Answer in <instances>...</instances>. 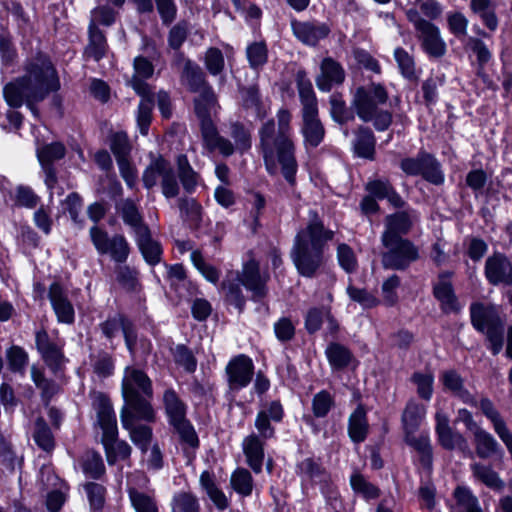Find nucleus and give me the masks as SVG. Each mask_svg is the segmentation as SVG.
<instances>
[{"label":"nucleus","mask_w":512,"mask_h":512,"mask_svg":"<svg viewBox=\"0 0 512 512\" xmlns=\"http://www.w3.org/2000/svg\"><path fill=\"white\" fill-rule=\"evenodd\" d=\"M276 118L277 131L274 118L267 119L258 130L260 151L268 173H273L276 156L282 176L290 187H295L298 162L291 125L292 113L288 108L281 107L276 113Z\"/></svg>","instance_id":"1"},{"label":"nucleus","mask_w":512,"mask_h":512,"mask_svg":"<svg viewBox=\"0 0 512 512\" xmlns=\"http://www.w3.org/2000/svg\"><path fill=\"white\" fill-rule=\"evenodd\" d=\"M335 232L327 228L317 211H310L306 226L299 230L293 240L290 258L300 277L316 278L326 264L328 243Z\"/></svg>","instance_id":"2"},{"label":"nucleus","mask_w":512,"mask_h":512,"mask_svg":"<svg viewBox=\"0 0 512 512\" xmlns=\"http://www.w3.org/2000/svg\"><path fill=\"white\" fill-rule=\"evenodd\" d=\"M270 275L267 272L262 273L260 263L255 258H251L243 263L242 271L237 272L232 280L224 279L220 283L221 290L224 291V303L236 309L239 315L246 309L247 299L243 294L241 286L251 292L250 300L256 304H264L269 295L268 282Z\"/></svg>","instance_id":"3"},{"label":"nucleus","mask_w":512,"mask_h":512,"mask_svg":"<svg viewBox=\"0 0 512 512\" xmlns=\"http://www.w3.org/2000/svg\"><path fill=\"white\" fill-rule=\"evenodd\" d=\"M285 418V410L279 399L272 400L266 407L257 412L254 426L257 433L252 432L242 441L245 462L255 473L260 474L265 460L266 442L276 437V428L272 423H281Z\"/></svg>","instance_id":"4"},{"label":"nucleus","mask_w":512,"mask_h":512,"mask_svg":"<svg viewBox=\"0 0 512 512\" xmlns=\"http://www.w3.org/2000/svg\"><path fill=\"white\" fill-rule=\"evenodd\" d=\"M141 392L148 397L152 396V381L143 370L133 369L130 379H124L122 382L124 405L120 412V420L123 429L127 431L136 427L135 420L152 423L156 419L151 402Z\"/></svg>","instance_id":"5"},{"label":"nucleus","mask_w":512,"mask_h":512,"mask_svg":"<svg viewBox=\"0 0 512 512\" xmlns=\"http://www.w3.org/2000/svg\"><path fill=\"white\" fill-rule=\"evenodd\" d=\"M389 100V94L382 83L371 82L358 86L352 96L351 104L357 117L364 123L372 122L377 132L387 131L393 123V113L382 109Z\"/></svg>","instance_id":"6"},{"label":"nucleus","mask_w":512,"mask_h":512,"mask_svg":"<svg viewBox=\"0 0 512 512\" xmlns=\"http://www.w3.org/2000/svg\"><path fill=\"white\" fill-rule=\"evenodd\" d=\"M420 11L428 20L422 18L416 8L406 10V18L413 24L422 50L430 58H441L447 52V45L441 37L439 27L432 21L441 16L443 8L437 0H425L420 4Z\"/></svg>","instance_id":"7"},{"label":"nucleus","mask_w":512,"mask_h":512,"mask_svg":"<svg viewBox=\"0 0 512 512\" xmlns=\"http://www.w3.org/2000/svg\"><path fill=\"white\" fill-rule=\"evenodd\" d=\"M162 404L169 426L179 437L183 456L189 461L193 460L200 448V439L193 423L187 417V403L173 387H169L163 392Z\"/></svg>","instance_id":"8"},{"label":"nucleus","mask_w":512,"mask_h":512,"mask_svg":"<svg viewBox=\"0 0 512 512\" xmlns=\"http://www.w3.org/2000/svg\"><path fill=\"white\" fill-rule=\"evenodd\" d=\"M425 415L423 405L412 400L408 401L401 416L402 428L404 432V442L413 448L418 454V463L423 471L431 473L433 470V447L428 433H422L418 437L415 433L421 426Z\"/></svg>","instance_id":"9"},{"label":"nucleus","mask_w":512,"mask_h":512,"mask_svg":"<svg viewBox=\"0 0 512 512\" xmlns=\"http://www.w3.org/2000/svg\"><path fill=\"white\" fill-rule=\"evenodd\" d=\"M472 327L485 335L487 349L497 356L503 349L505 321L493 303L473 301L469 306Z\"/></svg>","instance_id":"10"},{"label":"nucleus","mask_w":512,"mask_h":512,"mask_svg":"<svg viewBox=\"0 0 512 512\" xmlns=\"http://www.w3.org/2000/svg\"><path fill=\"white\" fill-rule=\"evenodd\" d=\"M295 473L301 483L308 482L312 487L318 486L325 502L334 508V502L338 501L340 494L335 485L331 472L324 466L321 457L313 453L295 464Z\"/></svg>","instance_id":"11"},{"label":"nucleus","mask_w":512,"mask_h":512,"mask_svg":"<svg viewBox=\"0 0 512 512\" xmlns=\"http://www.w3.org/2000/svg\"><path fill=\"white\" fill-rule=\"evenodd\" d=\"M24 74L28 84L34 89L33 92L51 94L61 89V82L58 71L50 56L39 50L31 58L25 60L23 65Z\"/></svg>","instance_id":"12"},{"label":"nucleus","mask_w":512,"mask_h":512,"mask_svg":"<svg viewBox=\"0 0 512 512\" xmlns=\"http://www.w3.org/2000/svg\"><path fill=\"white\" fill-rule=\"evenodd\" d=\"M399 168L408 177L420 176L427 183L442 186L445 183V172L435 154L421 148L414 157H404Z\"/></svg>","instance_id":"13"},{"label":"nucleus","mask_w":512,"mask_h":512,"mask_svg":"<svg viewBox=\"0 0 512 512\" xmlns=\"http://www.w3.org/2000/svg\"><path fill=\"white\" fill-rule=\"evenodd\" d=\"M386 251L381 255L384 269L404 271L419 259L418 247L408 238L381 240Z\"/></svg>","instance_id":"14"},{"label":"nucleus","mask_w":512,"mask_h":512,"mask_svg":"<svg viewBox=\"0 0 512 512\" xmlns=\"http://www.w3.org/2000/svg\"><path fill=\"white\" fill-rule=\"evenodd\" d=\"M89 234L92 244L100 255L108 254L119 264L127 261L131 247L123 234L116 233L109 237L108 232L97 225L90 228Z\"/></svg>","instance_id":"15"},{"label":"nucleus","mask_w":512,"mask_h":512,"mask_svg":"<svg viewBox=\"0 0 512 512\" xmlns=\"http://www.w3.org/2000/svg\"><path fill=\"white\" fill-rule=\"evenodd\" d=\"M454 271L444 270L437 275V282L432 284V295L439 302L444 315H459L462 312L461 304L452 282Z\"/></svg>","instance_id":"16"},{"label":"nucleus","mask_w":512,"mask_h":512,"mask_svg":"<svg viewBox=\"0 0 512 512\" xmlns=\"http://www.w3.org/2000/svg\"><path fill=\"white\" fill-rule=\"evenodd\" d=\"M99 328L108 341H112L121 330L127 349L129 351L135 349L138 341L137 328L133 320L125 313L118 312L109 315L105 321L99 324Z\"/></svg>","instance_id":"17"},{"label":"nucleus","mask_w":512,"mask_h":512,"mask_svg":"<svg viewBox=\"0 0 512 512\" xmlns=\"http://www.w3.org/2000/svg\"><path fill=\"white\" fill-rule=\"evenodd\" d=\"M290 26L294 37L303 45L312 48L317 47L331 33L330 25L318 20L300 21L293 18Z\"/></svg>","instance_id":"18"},{"label":"nucleus","mask_w":512,"mask_h":512,"mask_svg":"<svg viewBox=\"0 0 512 512\" xmlns=\"http://www.w3.org/2000/svg\"><path fill=\"white\" fill-rule=\"evenodd\" d=\"M484 276L492 286H512V261L504 252L495 250L486 258Z\"/></svg>","instance_id":"19"},{"label":"nucleus","mask_w":512,"mask_h":512,"mask_svg":"<svg viewBox=\"0 0 512 512\" xmlns=\"http://www.w3.org/2000/svg\"><path fill=\"white\" fill-rule=\"evenodd\" d=\"M225 370L230 389L239 391L251 383L255 366L250 356L238 354L230 359Z\"/></svg>","instance_id":"20"},{"label":"nucleus","mask_w":512,"mask_h":512,"mask_svg":"<svg viewBox=\"0 0 512 512\" xmlns=\"http://www.w3.org/2000/svg\"><path fill=\"white\" fill-rule=\"evenodd\" d=\"M35 348L45 365L57 373L63 364L65 355L61 346L53 341L44 327L35 331Z\"/></svg>","instance_id":"21"},{"label":"nucleus","mask_w":512,"mask_h":512,"mask_svg":"<svg viewBox=\"0 0 512 512\" xmlns=\"http://www.w3.org/2000/svg\"><path fill=\"white\" fill-rule=\"evenodd\" d=\"M47 298L50 301L58 323L66 325H73L75 323L74 306L60 281L55 280L50 284Z\"/></svg>","instance_id":"22"},{"label":"nucleus","mask_w":512,"mask_h":512,"mask_svg":"<svg viewBox=\"0 0 512 512\" xmlns=\"http://www.w3.org/2000/svg\"><path fill=\"white\" fill-rule=\"evenodd\" d=\"M301 134L306 148H317L326 135L325 127L319 117V109L301 111Z\"/></svg>","instance_id":"23"},{"label":"nucleus","mask_w":512,"mask_h":512,"mask_svg":"<svg viewBox=\"0 0 512 512\" xmlns=\"http://www.w3.org/2000/svg\"><path fill=\"white\" fill-rule=\"evenodd\" d=\"M435 419V434L438 444L447 451H452L457 447L460 451L464 452L468 447L464 435L452 430L446 415L437 413Z\"/></svg>","instance_id":"24"},{"label":"nucleus","mask_w":512,"mask_h":512,"mask_svg":"<svg viewBox=\"0 0 512 512\" xmlns=\"http://www.w3.org/2000/svg\"><path fill=\"white\" fill-rule=\"evenodd\" d=\"M134 239L143 260L147 265L155 267L161 263L164 249L161 242L153 238L150 227L134 235Z\"/></svg>","instance_id":"25"},{"label":"nucleus","mask_w":512,"mask_h":512,"mask_svg":"<svg viewBox=\"0 0 512 512\" xmlns=\"http://www.w3.org/2000/svg\"><path fill=\"white\" fill-rule=\"evenodd\" d=\"M335 407V398L327 389H322L314 394L311 401L312 415L304 414L302 419L303 422L309 426L312 431L317 434L320 429L315 419L325 418L328 416L330 411Z\"/></svg>","instance_id":"26"},{"label":"nucleus","mask_w":512,"mask_h":512,"mask_svg":"<svg viewBox=\"0 0 512 512\" xmlns=\"http://www.w3.org/2000/svg\"><path fill=\"white\" fill-rule=\"evenodd\" d=\"M324 353L333 372H343L351 366L356 368L359 364L350 348L337 341L328 343Z\"/></svg>","instance_id":"27"},{"label":"nucleus","mask_w":512,"mask_h":512,"mask_svg":"<svg viewBox=\"0 0 512 512\" xmlns=\"http://www.w3.org/2000/svg\"><path fill=\"white\" fill-rule=\"evenodd\" d=\"M370 432L368 411L363 403H359L348 418L347 433L354 444L363 443Z\"/></svg>","instance_id":"28"},{"label":"nucleus","mask_w":512,"mask_h":512,"mask_svg":"<svg viewBox=\"0 0 512 512\" xmlns=\"http://www.w3.org/2000/svg\"><path fill=\"white\" fill-rule=\"evenodd\" d=\"M34 89L28 84L27 79L22 76L13 78L3 87V98L11 109H19L30 98Z\"/></svg>","instance_id":"29"},{"label":"nucleus","mask_w":512,"mask_h":512,"mask_svg":"<svg viewBox=\"0 0 512 512\" xmlns=\"http://www.w3.org/2000/svg\"><path fill=\"white\" fill-rule=\"evenodd\" d=\"M473 443L475 445L476 454L480 459L495 458L502 460L504 458L505 451L503 447L491 433L483 428L474 431Z\"/></svg>","instance_id":"30"},{"label":"nucleus","mask_w":512,"mask_h":512,"mask_svg":"<svg viewBox=\"0 0 512 512\" xmlns=\"http://www.w3.org/2000/svg\"><path fill=\"white\" fill-rule=\"evenodd\" d=\"M413 222L407 211H397L385 218L381 240L403 239L412 229Z\"/></svg>","instance_id":"31"},{"label":"nucleus","mask_w":512,"mask_h":512,"mask_svg":"<svg viewBox=\"0 0 512 512\" xmlns=\"http://www.w3.org/2000/svg\"><path fill=\"white\" fill-rule=\"evenodd\" d=\"M133 70L134 74L130 80V86L134 92L141 94L145 91H152L147 80L154 75L155 66L153 62L143 55H138L133 59Z\"/></svg>","instance_id":"32"},{"label":"nucleus","mask_w":512,"mask_h":512,"mask_svg":"<svg viewBox=\"0 0 512 512\" xmlns=\"http://www.w3.org/2000/svg\"><path fill=\"white\" fill-rule=\"evenodd\" d=\"M355 138L353 140L354 156L366 160H375L376 155V137L369 126L359 125L354 130Z\"/></svg>","instance_id":"33"},{"label":"nucleus","mask_w":512,"mask_h":512,"mask_svg":"<svg viewBox=\"0 0 512 512\" xmlns=\"http://www.w3.org/2000/svg\"><path fill=\"white\" fill-rule=\"evenodd\" d=\"M107 46L105 33L98 27L95 21H90L88 26V45L85 47L84 55L98 62L105 57Z\"/></svg>","instance_id":"34"},{"label":"nucleus","mask_w":512,"mask_h":512,"mask_svg":"<svg viewBox=\"0 0 512 512\" xmlns=\"http://www.w3.org/2000/svg\"><path fill=\"white\" fill-rule=\"evenodd\" d=\"M329 114L333 122L340 126L347 125L355 120L357 116L356 109L347 105L342 93L334 92L329 96Z\"/></svg>","instance_id":"35"},{"label":"nucleus","mask_w":512,"mask_h":512,"mask_svg":"<svg viewBox=\"0 0 512 512\" xmlns=\"http://www.w3.org/2000/svg\"><path fill=\"white\" fill-rule=\"evenodd\" d=\"M295 82L298 90L299 100L302 105L301 111H307V109H319L316 93L305 69H299L296 72Z\"/></svg>","instance_id":"36"},{"label":"nucleus","mask_w":512,"mask_h":512,"mask_svg":"<svg viewBox=\"0 0 512 512\" xmlns=\"http://www.w3.org/2000/svg\"><path fill=\"white\" fill-rule=\"evenodd\" d=\"M137 95L141 98L136 114L137 127L142 136H147L153 119L155 95L153 91H145Z\"/></svg>","instance_id":"37"},{"label":"nucleus","mask_w":512,"mask_h":512,"mask_svg":"<svg viewBox=\"0 0 512 512\" xmlns=\"http://www.w3.org/2000/svg\"><path fill=\"white\" fill-rule=\"evenodd\" d=\"M199 481L202 489L219 511H224L229 507V500L225 493L217 486L213 472L204 470L200 475Z\"/></svg>","instance_id":"38"},{"label":"nucleus","mask_w":512,"mask_h":512,"mask_svg":"<svg viewBox=\"0 0 512 512\" xmlns=\"http://www.w3.org/2000/svg\"><path fill=\"white\" fill-rule=\"evenodd\" d=\"M177 177L187 194L196 191L200 175L191 166L186 154H179L176 159Z\"/></svg>","instance_id":"39"},{"label":"nucleus","mask_w":512,"mask_h":512,"mask_svg":"<svg viewBox=\"0 0 512 512\" xmlns=\"http://www.w3.org/2000/svg\"><path fill=\"white\" fill-rule=\"evenodd\" d=\"M19 57L12 33L7 26L0 27V62L5 68L15 65Z\"/></svg>","instance_id":"40"},{"label":"nucleus","mask_w":512,"mask_h":512,"mask_svg":"<svg viewBox=\"0 0 512 512\" xmlns=\"http://www.w3.org/2000/svg\"><path fill=\"white\" fill-rule=\"evenodd\" d=\"M182 76L185 78L190 92H202L211 87L201 67L190 59H187L184 64Z\"/></svg>","instance_id":"41"},{"label":"nucleus","mask_w":512,"mask_h":512,"mask_svg":"<svg viewBox=\"0 0 512 512\" xmlns=\"http://www.w3.org/2000/svg\"><path fill=\"white\" fill-rule=\"evenodd\" d=\"M479 408L483 415L490 420L494 431L501 441L512 434L491 399L488 397H482L479 401Z\"/></svg>","instance_id":"42"},{"label":"nucleus","mask_w":512,"mask_h":512,"mask_svg":"<svg viewBox=\"0 0 512 512\" xmlns=\"http://www.w3.org/2000/svg\"><path fill=\"white\" fill-rule=\"evenodd\" d=\"M119 211L123 222L133 229L134 235L149 228V225L144 222L137 204L131 198L123 201Z\"/></svg>","instance_id":"43"},{"label":"nucleus","mask_w":512,"mask_h":512,"mask_svg":"<svg viewBox=\"0 0 512 512\" xmlns=\"http://www.w3.org/2000/svg\"><path fill=\"white\" fill-rule=\"evenodd\" d=\"M94 407L97 412V422L99 427L117 424L116 414L108 394L98 392L94 401Z\"/></svg>","instance_id":"44"},{"label":"nucleus","mask_w":512,"mask_h":512,"mask_svg":"<svg viewBox=\"0 0 512 512\" xmlns=\"http://www.w3.org/2000/svg\"><path fill=\"white\" fill-rule=\"evenodd\" d=\"M473 476L481 483L495 491H501L505 487L504 481L499 474L493 470L491 465L474 463L471 465Z\"/></svg>","instance_id":"45"},{"label":"nucleus","mask_w":512,"mask_h":512,"mask_svg":"<svg viewBox=\"0 0 512 512\" xmlns=\"http://www.w3.org/2000/svg\"><path fill=\"white\" fill-rule=\"evenodd\" d=\"M170 162L162 155L151 160L142 174L143 187L147 190L153 189L157 184L158 177H161L169 167Z\"/></svg>","instance_id":"46"},{"label":"nucleus","mask_w":512,"mask_h":512,"mask_svg":"<svg viewBox=\"0 0 512 512\" xmlns=\"http://www.w3.org/2000/svg\"><path fill=\"white\" fill-rule=\"evenodd\" d=\"M364 188L368 194L361 199L359 204L360 210L365 216L376 215L381 209L378 200L382 201L381 196H379L380 193L378 192L379 186L377 179L369 180Z\"/></svg>","instance_id":"47"},{"label":"nucleus","mask_w":512,"mask_h":512,"mask_svg":"<svg viewBox=\"0 0 512 512\" xmlns=\"http://www.w3.org/2000/svg\"><path fill=\"white\" fill-rule=\"evenodd\" d=\"M8 369L15 374L23 375L29 364V354L20 345L12 344L5 352Z\"/></svg>","instance_id":"48"},{"label":"nucleus","mask_w":512,"mask_h":512,"mask_svg":"<svg viewBox=\"0 0 512 512\" xmlns=\"http://www.w3.org/2000/svg\"><path fill=\"white\" fill-rule=\"evenodd\" d=\"M36 156L40 166L54 165L66 156V147L61 141L46 143L37 148Z\"/></svg>","instance_id":"49"},{"label":"nucleus","mask_w":512,"mask_h":512,"mask_svg":"<svg viewBox=\"0 0 512 512\" xmlns=\"http://www.w3.org/2000/svg\"><path fill=\"white\" fill-rule=\"evenodd\" d=\"M86 493L89 509L91 512H102L107 497V488L95 481H88L83 484Z\"/></svg>","instance_id":"50"},{"label":"nucleus","mask_w":512,"mask_h":512,"mask_svg":"<svg viewBox=\"0 0 512 512\" xmlns=\"http://www.w3.org/2000/svg\"><path fill=\"white\" fill-rule=\"evenodd\" d=\"M445 84V76L430 74L421 84L423 104L427 108L435 106L439 100V87Z\"/></svg>","instance_id":"51"},{"label":"nucleus","mask_w":512,"mask_h":512,"mask_svg":"<svg viewBox=\"0 0 512 512\" xmlns=\"http://www.w3.org/2000/svg\"><path fill=\"white\" fill-rule=\"evenodd\" d=\"M230 485L238 495L249 497L254 489V479L248 469L238 467L231 474Z\"/></svg>","instance_id":"52"},{"label":"nucleus","mask_w":512,"mask_h":512,"mask_svg":"<svg viewBox=\"0 0 512 512\" xmlns=\"http://www.w3.org/2000/svg\"><path fill=\"white\" fill-rule=\"evenodd\" d=\"M393 55L402 77L409 81L417 82L419 80V76L416 73L414 57L403 47L395 48Z\"/></svg>","instance_id":"53"},{"label":"nucleus","mask_w":512,"mask_h":512,"mask_svg":"<svg viewBox=\"0 0 512 512\" xmlns=\"http://www.w3.org/2000/svg\"><path fill=\"white\" fill-rule=\"evenodd\" d=\"M33 439L36 445L43 451L50 453L55 448V438L47 422L39 417L35 421Z\"/></svg>","instance_id":"54"},{"label":"nucleus","mask_w":512,"mask_h":512,"mask_svg":"<svg viewBox=\"0 0 512 512\" xmlns=\"http://www.w3.org/2000/svg\"><path fill=\"white\" fill-rule=\"evenodd\" d=\"M268 46L264 40L253 41L246 47V58L251 69L262 68L268 62Z\"/></svg>","instance_id":"55"},{"label":"nucleus","mask_w":512,"mask_h":512,"mask_svg":"<svg viewBox=\"0 0 512 512\" xmlns=\"http://www.w3.org/2000/svg\"><path fill=\"white\" fill-rule=\"evenodd\" d=\"M230 135L240 155L246 154L252 148V135L244 123L240 121L232 122L230 125Z\"/></svg>","instance_id":"56"},{"label":"nucleus","mask_w":512,"mask_h":512,"mask_svg":"<svg viewBox=\"0 0 512 512\" xmlns=\"http://www.w3.org/2000/svg\"><path fill=\"white\" fill-rule=\"evenodd\" d=\"M190 258L193 266L206 281L214 285L219 283L221 271L216 266L206 262L200 250H193Z\"/></svg>","instance_id":"57"},{"label":"nucleus","mask_w":512,"mask_h":512,"mask_svg":"<svg viewBox=\"0 0 512 512\" xmlns=\"http://www.w3.org/2000/svg\"><path fill=\"white\" fill-rule=\"evenodd\" d=\"M175 364L182 367L188 374H193L197 369V358L186 344H177L171 351Z\"/></svg>","instance_id":"58"},{"label":"nucleus","mask_w":512,"mask_h":512,"mask_svg":"<svg viewBox=\"0 0 512 512\" xmlns=\"http://www.w3.org/2000/svg\"><path fill=\"white\" fill-rule=\"evenodd\" d=\"M109 146L117 162L130 157L131 144L127 132L123 130L112 132L110 134Z\"/></svg>","instance_id":"59"},{"label":"nucleus","mask_w":512,"mask_h":512,"mask_svg":"<svg viewBox=\"0 0 512 512\" xmlns=\"http://www.w3.org/2000/svg\"><path fill=\"white\" fill-rule=\"evenodd\" d=\"M82 208L83 198L80 194L78 192L69 193L64 201V211L68 213L71 221L79 229H83L85 226V219L80 217Z\"/></svg>","instance_id":"60"},{"label":"nucleus","mask_w":512,"mask_h":512,"mask_svg":"<svg viewBox=\"0 0 512 512\" xmlns=\"http://www.w3.org/2000/svg\"><path fill=\"white\" fill-rule=\"evenodd\" d=\"M346 293L350 300L359 303L364 309H373L381 304L380 299L370 293L366 288H358L349 284L346 288Z\"/></svg>","instance_id":"61"},{"label":"nucleus","mask_w":512,"mask_h":512,"mask_svg":"<svg viewBox=\"0 0 512 512\" xmlns=\"http://www.w3.org/2000/svg\"><path fill=\"white\" fill-rule=\"evenodd\" d=\"M215 101V94L212 87H208L194 99V113L200 121L211 119V106Z\"/></svg>","instance_id":"62"},{"label":"nucleus","mask_w":512,"mask_h":512,"mask_svg":"<svg viewBox=\"0 0 512 512\" xmlns=\"http://www.w3.org/2000/svg\"><path fill=\"white\" fill-rule=\"evenodd\" d=\"M128 496L132 507L136 512H158V506L153 497L136 488L128 490Z\"/></svg>","instance_id":"63"},{"label":"nucleus","mask_w":512,"mask_h":512,"mask_svg":"<svg viewBox=\"0 0 512 512\" xmlns=\"http://www.w3.org/2000/svg\"><path fill=\"white\" fill-rule=\"evenodd\" d=\"M453 497L458 506L465 508L466 512H483L479 506L477 497L466 486H457L454 489Z\"/></svg>","instance_id":"64"}]
</instances>
